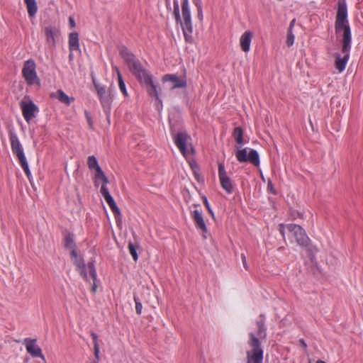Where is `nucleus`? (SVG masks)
I'll return each mask as SVG.
<instances>
[{"mask_svg": "<svg viewBox=\"0 0 363 363\" xmlns=\"http://www.w3.org/2000/svg\"><path fill=\"white\" fill-rule=\"evenodd\" d=\"M347 17V9L345 1L339 0L335 28L336 33L342 32V53L343 56L341 57L340 54H337L335 64L336 69L340 72H342L345 69L350 57V50L351 48V31Z\"/></svg>", "mask_w": 363, "mask_h": 363, "instance_id": "1", "label": "nucleus"}, {"mask_svg": "<svg viewBox=\"0 0 363 363\" xmlns=\"http://www.w3.org/2000/svg\"><path fill=\"white\" fill-rule=\"evenodd\" d=\"M120 54L128 67L130 72L146 88L148 94L150 96H154L162 106L158 87L153 82L152 75L143 67L140 61L127 48H122L120 50Z\"/></svg>", "mask_w": 363, "mask_h": 363, "instance_id": "2", "label": "nucleus"}, {"mask_svg": "<svg viewBox=\"0 0 363 363\" xmlns=\"http://www.w3.org/2000/svg\"><path fill=\"white\" fill-rule=\"evenodd\" d=\"M70 256L77 271L79 272L83 279H84L86 281H89L88 277L89 273L91 279L93 280L91 291L93 293H96L98 286L96 284L97 275L94 262L90 261L87 264H85L82 256L78 253L77 250H72V252H70Z\"/></svg>", "mask_w": 363, "mask_h": 363, "instance_id": "3", "label": "nucleus"}, {"mask_svg": "<svg viewBox=\"0 0 363 363\" xmlns=\"http://www.w3.org/2000/svg\"><path fill=\"white\" fill-rule=\"evenodd\" d=\"M177 23H180L186 41L191 42L192 40V23L188 0H183L182 4V20L179 14V6L177 0L174 1V11Z\"/></svg>", "mask_w": 363, "mask_h": 363, "instance_id": "4", "label": "nucleus"}, {"mask_svg": "<svg viewBox=\"0 0 363 363\" xmlns=\"http://www.w3.org/2000/svg\"><path fill=\"white\" fill-rule=\"evenodd\" d=\"M296 242L301 246L298 252L303 262L306 264L313 263L317 249L312 245L305 230L299 225H296Z\"/></svg>", "mask_w": 363, "mask_h": 363, "instance_id": "5", "label": "nucleus"}, {"mask_svg": "<svg viewBox=\"0 0 363 363\" xmlns=\"http://www.w3.org/2000/svg\"><path fill=\"white\" fill-rule=\"evenodd\" d=\"M248 345L251 350L246 352V363H262L263 350L261 347L259 339L255 334H250Z\"/></svg>", "mask_w": 363, "mask_h": 363, "instance_id": "6", "label": "nucleus"}, {"mask_svg": "<svg viewBox=\"0 0 363 363\" xmlns=\"http://www.w3.org/2000/svg\"><path fill=\"white\" fill-rule=\"evenodd\" d=\"M10 140L11 145V149L13 152L18 157L19 162L21 164V167L23 169L26 174L28 178L30 181V171L28 167V164L26 156L24 155L21 144L18 138V137L12 132H10Z\"/></svg>", "mask_w": 363, "mask_h": 363, "instance_id": "7", "label": "nucleus"}, {"mask_svg": "<svg viewBox=\"0 0 363 363\" xmlns=\"http://www.w3.org/2000/svg\"><path fill=\"white\" fill-rule=\"evenodd\" d=\"M191 137L184 132L178 133L174 137V143L184 157H188L194 154V149L190 143Z\"/></svg>", "mask_w": 363, "mask_h": 363, "instance_id": "8", "label": "nucleus"}, {"mask_svg": "<svg viewBox=\"0 0 363 363\" xmlns=\"http://www.w3.org/2000/svg\"><path fill=\"white\" fill-rule=\"evenodd\" d=\"M22 74L28 85H40V82L36 73V65L33 60H28L24 62Z\"/></svg>", "mask_w": 363, "mask_h": 363, "instance_id": "9", "label": "nucleus"}, {"mask_svg": "<svg viewBox=\"0 0 363 363\" xmlns=\"http://www.w3.org/2000/svg\"><path fill=\"white\" fill-rule=\"evenodd\" d=\"M235 156L240 162H250L255 167L259 165V156L255 150H250L247 154V149H238Z\"/></svg>", "mask_w": 363, "mask_h": 363, "instance_id": "10", "label": "nucleus"}, {"mask_svg": "<svg viewBox=\"0 0 363 363\" xmlns=\"http://www.w3.org/2000/svg\"><path fill=\"white\" fill-rule=\"evenodd\" d=\"M218 176L222 188L228 193L231 194L233 191V185L230 178L227 175L223 163H218Z\"/></svg>", "mask_w": 363, "mask_h": 363, "instance_id": "11", "label": "nucleus"}, {"mask_svg": "<svg viewBox=\"0 0 363 363\" xmlns=\"http://www.w3.org/2000/svg\"><path fill=\"white\" fill-rule=\"evenodd\" d=\"M21 108L23 116L28 123L35 117V113L38 111V107L32 101L28 102L22 101L21 102Z\"/></svg>", "mask_w": 363, "mask_h": 363, "instance_id": "12", "label": "nucleus"}, {"mask_svg": "<svg viewBox=\"0 0 363 363\" xmlns=\"http://www.w3.org/2000/svg\"><path fill=\"white\" fill-rule=\"evenodd\" d=\"M24 345L26 348V351L33 357H40L45 359V357L42 353L40 347L36 344L35 339L26 338L24 340Z\"/></svg>", "mask_w": 363, "mask_h": 363, "instance_id": "13", "label": "nucleus"}, {"mask_svg": "<svg viewBox=\"0 0 363 363\" xmlns=\"http://www.w3.org/2000/svg\"><path fill=\"white\" fill-rule=\"evenodd\" d=\"M163 82H170L173 84L172 89L177 88H184L186 86L185 77H179L176 74H166L162 78Z\"/></svg>", "mask_w": 363, "mask_h": 363, "instance_id": "14", "label": "nucleus"}, {"mask_svg": "<svg viewBox=\"0 0 363 363\" xmlns=\"http://www.w3.org/2000/svg\"><path fill=\"white\" fill-rule=\"evenodd\" d=\"M253 37L252 32L250 30H246L243 33V34L241 35L240 39V45L241 50L245 52H247L250 50V44L251 41Z\"/></svg>", "mask_w": 363, "mask_h": 363, "instance_id": "15", "label": "nucleus"}, {"mask_svg": "<svg viewBox=\"0 0 363 363\" xmlns=\"http://www.w3.org/2000/svg\"><path fill=\"white\" fill-rule=\"evenodd\" d=\"M50 97L57 99L67 106H69L70 104L74 101V97L68 96L62 89H58L55 92L51 93Z\"/></svg>", "mask_w": 363, "mask_h": 363, "instance_id": "16", "label": "nucleus"}, {"mask_svg": "<svg viewBox=\"0 0 363 363\" xmlns=\"http://www.w3.org/2000/svg\"><path fill=\"white\" fill-rule=\"evenodd\" d=\"M92 80L94 85V87L97 91V94L100 98V101L103 106L105 104H107L110 101L109 95L107 94L106 89L104 86H101L98 83H96L95 78L92 76Z\"/></svg>", "mask_w": 363, "mask_h": 363, "instance_id": "17", "label": "nucleus"}, {"mask_svg": "<svg viewBox=\"0 0 363 363\" xmlns=\"http://www.w3.org/2000/svg\"><path fill=\"white\" fill-rule=\"evenodd\" d=\"M192 218L196 223V228H199L203 234L206 233L208 230L202 213L198 210H194L193 211Z\"/></svg>", "mask_w": 363, "mask_h": 363, "instance_id": "18", "label": "nucleus"}, {"mask_svg": "<svg viewBox=\"0 0 363 363\" xmlns=\"http://www.w3.org/2000/svg\"><path fill=\"white\" fill-rule=\"evenodd\" d=\"M59 30L56 27L50 26L45 27L46 40L52 46L55 45V37L59 34Z\"/></svg>", "mask_w": 363, "mask_h": 363, "instance_id": "19", "label": "nucleus"}, {"mask_svg": "<svg viewBox=\"0 0 363 363\" xmlns=\"http://www.w3.org/2000/svg\"><path fill=\"white\" fill-rule=\"evenodd\" d=\"M69 48L72 52L73 50H79V34L77 32H72L69 35Z\"/></svg>", "mask_w": 363, "mask_h": 363, "instance_id": "20", "label": "nucleus"}, {"mask_svg": "<svg viewBox=\"0 0 363 363\" xmlns=\"http://www.w3.org/2000/svg\"><path fill=\"white\" fill-rule=\"evenodd\" d=\"M295 224H288L286 225H280V232L282 234L283 237L285 238L286 233H287V236L289 238H293L295 235Z\"/></svg>", "mask_w": 363, "mask_h": 363, "instance_id": "21", "label": "nucleus"}, {"mask_svg": "<svg viewBox=\"0 0 363 363\" xmlns=\"http://www.w3.org/2000/svg\"><path fill=\"white\" fill-rule=\"evenodd\" d=\"M30 17H33L37 11L38 6L35 0H24Z\"/></svg>", "mask_w": 363, "mask_h": 363, "instance_id": "22", "label": "nucleus"}, {"mask_svg": "<svg viewBox=\"0 0 363 363\" xmlns=\"http://www.w3.org/2000/svg\"><path fill=\"white\" fill-rule=\"evenodd\" d=\"M96 174L95 175V185L97 186L99 184H98V181L99 180H101L102 182H103V184L102 186H106L107 184L108 183V178L106 177L104 172H103V170L101 169V168H98L96 170Z\"/></svg>", "mask_w": 363, "mask_h": 363, "instance_id": "23", "label": "nucleus"}, {"mask_svg": "<svg viewBox=\"0 0 363 363\" xmlns=\"http://www.w3.org/2000/svg\"><path fill=\"white\" fill-rule=\"evenodd\" d=\"M295 25V19H293L291 23L287 32L286 43L288 47L293 45L294 42V35L293 33V27Z\"/></svg>", "mask_w": 363, "mask_h": 363, "instance_id": "24", "label": "nucleus"}, {"mask_svg": "<svg viewBox=\"0 0 363 363\" xmlns=\"http://www.w3.org/2000/svg\"><path fill=\"white\" fill-rule=\"evenodd\" d=\"M65 247L69 250L70 252H72V250H77L75 243L74 242L73 235L71 234H67L65 236Z\"/></svg>", "mask_w": 363, "mask_h": 363, "instance_id": "25", "label": "nucleus"}, {"mask_svg": "<svg viewBox=\"0 0 363 363\" xmlns=\"http://www.w3.org/2000/svg\"><path fill=\"white\" fill-rule=\"evenodd\" d=\"M108 206H109L110 208L111 209L112 212L113 213V214L115 215L116 221L117 223V225H120L122 223L121 214L120 209L118 208L115 201L113 202L112 203L109 204Z\"/></svg>", "mask_w": 363, "mask_h": 363, "instance_id": "26", "label": "nucleus"}, {"mask_svg": "<svg viewBox=\"0 0 363 363\" xmlns=\"http://www.w3.org/2000/svg\"><path fill=\"white\" fill-rule=\"evenodd\" d=\"M233 136L238 145L243 144V130L241 127H236L233 130Z\"/></svg>", "mask_w": 363, "mask_h": 363, "instance_id": "27", "label": "nucleus"}, {"mask_svg": "<svg viewBox=\"0 0 363 363\" xmlns=\"http://www.w3.org/2000/svg\"><path fill=\"white\" fill-rule=\"evenodd\" d=\"M114 69H115V71L117 73L119 88H120L121 91L123 92V94H124V96H128V93H127V91H126V89H125V82H124V81H123V79L122 78V75H121V74L120 72V70H119V69L117 67H115Z\"/></svg>", "mask_w": 363, "mask_h": 363, "instance_id": "28", "label": "nucleus"}, {"mask_svg": "<svg viewBox=\"0 0 363 363\" xmlns=\"http://www.w3.org/2000/svg\"><path fill=\"white\" fill-rule=\"evenodd\" d=\"M100 191H101V194L103 195L105 201H106V203L108 205L112 203L113 202H114V199H113V197L110 194V193H109V191H108V190L106 186H101Z\"/></svg>", "mask_w": 363, "mask_h": 363, "instance_id": "29", "label": "nucleus"}, {"mask_svg": "<svg viewBox=\"0 0 363 363\" xmlns=\"http://www.w3.org/2000/svg\"><path fill=\"white\" fill-rule=\"evenodd\" d=\"M311 215L309 211H298L296 212V219H299L303 222H309Z\"/></svg>", "mask_w": 363, "mask_h": 363, "instance_id": "30", "label": "nucleus"}, {"mask_svg": "<svg viewBox=\"0 0 363 363\" xmlns=\"http://www.w3.org/2000/svg\"><path fill=\"white\" fill-rule=\"evenodd\" d=\"M91 335L93 338V342H94V357L98 358V355H99V342H98V335L94 332H91Z\"/></svg>", "mask_w": 363, "mask_h": 363, "instance_id": "31", "label": "nucleus"}, {"mask_svg": "<svg viewBox=\"0 0 363 363\" xmlns=\"http://www.w3.org/2000/svg\"><path fill=\"white\" fill-rule=\"evenodd\" d=\"M87 164L90 169L100 168L97 160L94 156H89L87 159Z\"/></svg>", "mask_w": 363, "mask_h": 363, "instance_id": "32", "label": "nucleus"}, {"mask_svg": "<svg viewBox=\"0 0 363 363\" xmlns=\"http://www.w3.org/2000/svg\"><path fill=\"white\" fill-rule=\"evenodd\" d=\"M189 165L191 167V169L193 171V173H194L195 177L197 179H199V167L198 164L196 163V162L194 160H191L189 161Z\"/></svg>", "mask_w": 363, "mask_h": 363, "instance_id": "33", "label": "nucleus"}, {"mask_svg": "<svg viewBox=\"0 0 363 363\" xmlns=\"http://www.w3.org/2000/svg\"><path fill=\"white\" fill-rule=\"evenodd\" d=\"M128 250H129L130 254L131 255L133 259L135 261H137L138 259V255L137 254L135 247L132 242H129V243H128Z\"/></svg>", "mask_w": 363, "mask_h": 363, "instance_id": "34", "label": "nucleus"}, {"mask_svg": "<svg viewBox=\"0 0 363 363\" xmlns=\"http://www.w3.org/2000/svg\"><path fill=\"white\" fill-rule=\"evenodd\" d=\"M258 326V332L257 335L260 337H265V329L264 328V325L262 322L257 323Z\"/></svg>", "mask_w": 363, "mask_h": 363, "instance_id": "35", "label": "nucleus"}, {"mask_svg": "<svg viewBox=\"0 0 363 363\" xmlns=\"http://www.w3.org/2000/svg\"><path fill=\"white\" fill-rule=\"evenodd\" d=\"M134 301L135 302L136 313L137 314L140 315L143 309L142 303L139 301L138 298L135 296H134Z\"/></svg>", "mask_w": 363, "mask_h": 363, "instance_id": "36", "label": "nucleus"}, {"mask_svg": "<svg viewBox=\"0 0 363 363\" xmlns=\"http://www.w3.org/2000/svg\"><path fill=\"white\" fill-rule=\"evenodd\" d=\"M196 6L197 7V17L199 19L200 21H203V11H202V6L201 4H196Z\"/></svg>", "mask_w": 363, "mask_h": 363, "instance_id": "37", "label": "nucleus"}, {"mask_svg": "<svg viewBox=\"0 0 363 363\" xmlns=\"http://www.w3.org/2000/svg\"><path fill=\"white\" fill-rule=\"evenodd\" d=\"M85 116H86V118L87 120V122H88V124H89V126L90 128H93V121H92V119L91 118V116L89 115V112L85 111Z\"/></svg>", "mask_w": 363, "mask_h": 363, "instance_id": "38", "label": "nucleus"}, {"mask_svg": "<svg viewBox=\"0 0 363 363\" xmlns=\"http://www.w3.org/2000/svg\"><path fill=\"white\" fill-rule=\"evenodd\" d=\"M203 202H204V204H205V206H206V208H207V209H208V212L211 213V216H212V217L213 218V217H214L213 212V211L211 210V207H210V206H209V203H208V200H207L206 197H204V198H203Z\"/></svg>", "mask_w": 363, "mask_h": 363, "instance_id": "39", "label": "nucleus"}, {"mask_svg": "<svg viewBox=\"0 0 363 363\" xmlns=\"http://www.w3.org/2000/svg\"><path fill=\"white\" fill-rule=\"evenodd\" d=\"M241 259H242V263H243V267H244L245 269L247 270L248 269V266H247V264L246 257H245L244 254L241 255Z\"/></svg>", "mask_w": 363, "mask_h": 363, "instance_id": "40", "label": "nucleus"}, {"mask_svg": "<svg viewBox=\"0 0 363 363\" xmlns=\"http://www.w3.org/2000/svg\"><path fill=\"white\" fill-rule=\"evenodd\" d=\"M299 343L301 346L303 347L304 352H307V344L306 343V342L303 339H301L299 340Z\"/></svg>", "mask_w": 363, "mask_h": 363, "instance_id": "41", "label": "nucleus"}, {"mask_svg": "<svg viewBox=\"0 0 363 363\" xmlns=\"http://www.w3.org/2000/svg\"><path fill=\"white\" fill-rule=\"evenodd\" d=\"M267 189L274 194H276L275 191L274 190L273 185L271 182H269L267 184Z\"/></svg>", "mask_w": 363, "mask_h": 363, "instance_id": "42", "label": "nucleus"}, {"mask_svg": "<svg viewBox=\"0 0 363 363\" xmlns=\"http://www.w3.org/2000/svg\"><path fill=\"white\" fill-rule=\"evenodd\" d=\"M69 23L71 28H74L76 26L75 21L72 16L69 18Z\"/></svg>", "mask_w": 363, "mask_h": 363, "instance_id": "43", "label": "nucleus"}, {"mask_svg": "<svg viewBox=\"0 0 363 363\" xmlns=\"http://www.w3.org/2000/svg\"><path fill=\"white\" fill-rule=\"evenodd\" d=\"M316 363H326L325 362L323 361V360H320V359H318Z\"/></svg>", "mask_w": 363, "mask_h": 363, "instance_id": "44", "label": "nucleus"}, {"mask_svg": "<svg viewBox=\"0 0 363 363\" xmlns=\"http://www.w3.org/2000/svg\"><path fill=\"white\" fill-rule=\"evenodd\" d=\"M72 54H70V55H69V58H72Z\"/></svg>", "mask_w": 363, "mask_h": 363, "instance_id": "45", "label": "nucleus"}]
</instances>
